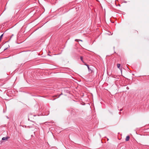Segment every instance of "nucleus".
Here are the masks:
<instances>
[{
  "label": "nucleus",
  "instance_id": "6",
  "mask_svg": "<svg viewBox=\"0 0 149 149\" xmlns=\"http://www.w3.org/2000/svg\"><path fill=\"white\" fill-rule=\"evenodd\" d=\"M3 34H2L0 36V38L1 39L2 38V37L3 36Z\"/></svg>",
  "mask_w": 149,
  "mask_h": 149
},
{
  "label": "nucleus",
  "instance_id": "4",
  "mask_svg": "<svg viewBox=\"0 0 149 149\" xmlns=\"http://www.w3.org/2000/svg\"><path fill=\"white\" fill-rule=\"evenodd\" d=\"M85 65H86L87 66L88 69V70L89 71V70H90V69L89 65H87V64H85Z\"/></svg>",
  "mask_w": 149,
  "mask_h": 149
},
{
  "label": "nucleus",
  "instance_id": "2",
  "mask_svg": "<svg viewBox=\"0 0 149 149\" xmlns=\"http://www.w3.org/2000/svg\"><path fill=\"white\" fill-rule=\"evenodd\" d=\"M129 139H130V136H127L126 137L125 141H128L129 140Z\"/></svg>",
  "mask_w": 149,
  "mask_h": 149
},
{
  "label": "nucleus",
  "instance_id": "3",
  "mask_svg": "<svg viewBox=\"0 0 149 149\" xmlns=\"http://www.w3.org/2000/svg\"><path fill=\"white\" fill-rule=\"evenodd\" d=\"M120 64L118 63L117 64V66L118 68H119L120 67Z\"/></svg>",
  "mask_w": 149,
  "mask_h": 149
},
{
  "label": "nucleus",
  "instance_id": "1",
  "mask_svg": "<svg viewBox=\"0 0 149 149\" xmlns=\"http://www.w3.org/2000/svg\"><path fill=\"white\" fill-rule=\"evenodd\" d=\"M9 138V137H3L2 138V140L4 141V140H7L8 139V138Z\"/></svg>",
  "mask_w": 149,
  "mask_h": 149
},
{
  "label": "nucleus",
  "instance_id": "7",
  "mask_svg": "<svg viewBox=\"0 0 149 149\" xmlns=\"http://www.w3.org/2000/svg\"><path fill=\"white\" fill-rule=\"evenodd\" d=\"M78 40H79V41H82V40H78V39H76V40H75V41H78Z\"/></svg>",
  "mask_w": 149,
  "mask_h": 149
},
{
  "label": "nucleus",
  "instance_id": "9",
  "mask_svg": "<svg viewBox=\"0 0 149 149\" xmlns=\"http://www.w3.org/2000/svg\"><path fill=\"white\" fill-rule=\"evenodd\" d=\"M1 38H0V42L1 41Z\"/></svg>",
  "mask_w": 149,
  "mask_h": 149
},
{
  "label": "nucleus",
  "instance_id": "8",
  "mask_svg": "<svg viewBox=\"0 0 149 149\" xmlns=\"http://www.w3.org/2000/svg\"><path fill=\"white\" fill-rule=\"evenodd\" d=\"M127 89H129V88H128V87H127Z\"/></svg>",
  "mask_w": 149,
  "mask_h": 149
},
{
  "label": "nucleus",
  "instance_id": "10",
  "mask_svg": "<svg viewBox=\"0 0 149 149\" xmlns=\"http://www.w3.org/2000/svg\"><path fill=\"white\" fill-rule=\"evenodd\" d=\"M120 110L121 111L122 110V109H120Z\"/></svg>",
  "mask_w": 149,
  "mask_h": 149
},
{
  "label": "nucleus",
  "instance_id": "5",
  "mask_svg": "<svg viewBox=\"0 0 149 149\" xmlns=\"http://www.w3.org/2000/svg\"><path fill=\"white\" fill-rule=\"evenodd\" d=\"M80 59L83 62V57L82 56L80 57Z\"/></svg>",
  "mask_w": 149,
  "mask_h": 149
}]
</instances>
